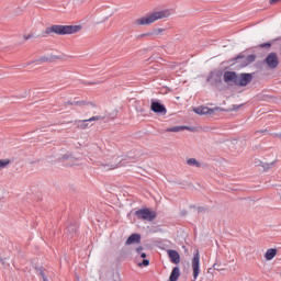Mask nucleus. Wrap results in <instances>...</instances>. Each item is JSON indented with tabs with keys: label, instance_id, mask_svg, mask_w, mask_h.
Segmentation results:
<instances>
[{
	"label": "nucleus",
	"instance_id": "16",
	"mask_svg": "<svg viewBox=\"0 0 281 281\" xmlns=\"http://www.w3.org/2000/svg\"><path fill=\"white\" fill-rule=\"evenodd\" d=\"M179 276H181L180 269H179V267H175L172 269V272H171L170 277H169V280L170 281H177V280H179Z\"/></svg>",
	"mask_w": 281,
	"mask_h": 281
},
{
	"label": "nucleus",
	"instance_id": "15",
	"mask_svg": "<svg viewBox=\"0 0 281 281\" xmlns=\"http://www.w3.org/2000/svg\"><path fill=\"white\" fill-rule=\"evenodd\" d=\"M278 256V249L269 248L265 254L266 260H273Z\"/></svg>",
	"mask_w": 281,
	"mask_h": 281
},
{
	"label": "nucleus",
	"instance_id": "10",
	"mask_svg": "<svg viewBox=\"0 0 281 281\" xmlns=\"http://www.w3.org/2000/svg\"><path fill=\"white\" fill-rule=\"evenodd\" d=\"M99 120H104V116H92L88 120L79 121L78 128H89V123L87 122H99Z\"/></svg>",
	"mask_w": 281,
	"mask_h": 281
},
{
	"label": "nucleus",
	"instance_id": "9",
	"mask_svg": "<svg viewBox=\"0 0 281 281\" xmlns=\"http://www.w3.org/2000/svg\"><path fill=\"white\" fill-rule=\"evenodd\" d=\"M150 109L154 113H160L161 115H166L168 113V110H166V106L159 102H151Z\"/></svg>",
	"mask_w": 281,
	"mask_h": 281
},
{
	"label": "nucleus",
	"instance_id": "3",
	"mask_svg": "<svg viewBox=\"0 0 281 281\" xmlns=\"http://www.w3.org/2000/svg\"><path fill=\"white\" fill-rule=\"evenodd\" d=\"M120 164H122L120 156H108L100 164V166H101L102 170L109 171V170H116V168H120Z\"/></svg>",
	"mask_w": 281,
	"mask_h": 281
},
{
	"label": "nucleus",
	"instance_id": "24",
	"mask_svg": "<svg viewBox=\"0 0 281 281\" xmlns=\"http://www.w3.org/2000/svg\"><path fill=\"white\" fill-rule=\"evenodd\" d=\"M76 104L78 106H85V104H87V102H85V101H77Z\"/></svg>",
	"mask_w": 281,
	"mask_h": 281
},
{
	"label": "nucleus",
	"instance_id": "14",
	"mask_svg": "<svg viewBox=\"0 0 281 281\" xmlns=\"http://www.w3.org/2000/svg\"><path fill=\"white\" fill-rule=\"evenodd\" d=\"M140 240L142 236L139 234H132L125 241V245H139Z\"/></svg>",
	"mask_w": 281,
	"mask_h": 281
},
{
	"label": "nucleus",
	"instance_id": "6",
	"mask_svg": "<svg viewBox=\"0 0 281 281\" xmlns=\"http://www.w3.org/2000/svg\"><path fill=\"white\" fill-rule=\"evenodd\" d=\"M191 267L193 270V280L195 281L199 278V273H201V256L199 255V250L193 255Z\"/></svg>",
	"mask_w": 281,
	"mask_h": 281
},
{
	"label": "nucleus",
	"instance_id": "20",
	"mask_svg": "<svg viewBox=\"0 0 281 281\" xmlns=\"http://www.w3.org/2000/svg\"><path fill=\"white\" fill-rule=\"evenodd\" d=\"M162 32H166V29H155L151 32V36H159V34H161Z\"/></svg>",
	"mask_w": 281,
	"mask_h": 281
},
{
	"label": "nucleus",
	"instance_id": "21",
	"mask_svg": "<svg viewBox=\"0 0 281 281\" xmlns=\"http://www.w3.org/2000/svg\"><path fill=\"white\" fill-rule=\"evenodd\" d=\"M246 60H247V65L254 63L256 60V55H248Z\"/></svg>",
	"mask_w": 281,
	"mask_h": 281
},
{
	"label": "nucleus",
	"instance_id": "5",
	"mask_svg": "<svg viewBox=\"0 0 281 281\" xmlns=\"http://www.w3.org/2000/svg\"><path fill=\"white\" fill-rule=\"evenodd\" d=\"M135 258L137 267H148L150 260L146 259V252H144V247H137L135 249Z\"/></svg>",
	"mask_w": 281,
	"mask_h": 281
},
{
	"label": "nucleus",
	"instance_id": "22",
	"mask_svg": "<svg viewBox=\"0 0 281 281\" xmlns=\"http://www.w3.org/2000/svg\"><path fill=\"white\" fill-rule=\"evenodd\" d=\"M145 36H153L151 32L143 33L137 36L138 40L145 38Z\"/></svg>",
	"mask_w": 281,
	"mask_h": 281
},
{
	"label": "nucleus",
	"instance_id": "7",
	"mask_svg": "<svg viewBox=\"0 0 281 281\" xmlns=\"http://www.w3.org/2000/svg\"><path fill=\"white\" fill-rule=\"evenodd\" d=\"M254 80V76L251 74H241L239 77H237V87H247L249 82Z\"/></svg>",
	"mask_w": 281,
	"mask_h": 281
},
{
	"label": "nucleus",
	"instance_id": "28",
	"mask_svg": "<svg viewBox=\"0 0 281 281\" xmlns=\"http://www.w3.org/2000/svg\"><path fill=\"white\" fill-rule=\"evenodd\" d=\"M91 106L95 108V104H91Z\"/></svg>",
	"mask_w": 281,
	"mask_h": 281
},
{
	"label": "nucleus",
	"instance_id": "17",
	"mask_svg": "<svg viewBox=\"0 0 281 281\" xmlns=\"http://www.w3.org/2000/svg\"><path fill=\"white\" fill-rule=\"evenodd\" d=\"M180 131H186V126H173L166 130L167 133H180Z\"/></svg>",
	"mask_w": 281,
	"mask_h": 281
},
{
	"label": "nucleus",
	"instance_id": "4",
	"mask_svg": "<svg viewBox=\"0 0 281 281\" xmlns=\"http://www.w3.org/2000/svg\"><path fill=\"white\" fill-rule=\"evenodd\" d=\"M135 215L139 221H147L148 223H151V221H155L157 218V212L148 207L136 211Z\"/></svg>",
	"mask_w": 281,
	"mask_h": 281
},
{
	"label": "nucleus",
	"instance_id": "1",
	"mask_svg": "<svg viewBox=\"0 0 281 281\" xmlns=\"http://www.w3.org/2000/svg\"><path fill=\"white\" fill-rule=\"evenodd\" d=\"M172 16L170 9H165L160 11H154L146 14L143 18H138L134 21L135 25H153L156 21H161V19H168Z\"/></svg>",
	"mask_w": 281,
	"mask_h": 281
},
{
	"label": "nucleus",
	"instance_id": "8",
	"mask_svg": "<svg viewBox=\"0 0 281 281\" xmlns=\"http://www.w3.org/2000/svg\"><path fill=\"white\" fill-rule=\"evenodd\" d=\"M266 64L270 69H276L278 65H280V60L278 59V55L276 53H270L266 58Z\"/></svg>",
	"mask_w": 281,
	"mask_h": 281
},
{
	"label": "nucleus",
	"instance_id": "25",
	"mask_svg": "<svg viewBox=\"0 0 281 281\" xmlns=\"http://www.w3.org/2000/svg\"><path fill=\"white\" fill-rule=\"evenodd\" d=\"M34 35L29 34V35H24L23 38L24 41H30V38H32Z\"/></svg>",
	"mask_w": 281,
	"mask_h": 281
},
{
	"label": "nucleus",
	"instance_id": "11",
	"mask_svg": "<svg viewBox=\"0 0 281 281\" xmlns=\"http://www.w3.org/2000/svg\"><path fill=\"white\" fill-rule=\"evenodd\" d=\"M224 80L225 82H233V85H237L238 75H236L234 71H226L224 74Z\"/></svg>",
	"mask_w": 281,
	"mask_h": 281
},
{
	"label": "nucleus",
	"instance_id": "12",
	"mask_svg": "<svg viewBox=\"0 0 281 281\" xmlns=\"http://www.w3.org/2000/svg\"><path fill=\"white\" fill-rule=\"evenodd\" d=\"M193 111L198 115H210V113H214V110L207 106H198V108H194Z\"/></svg>",
	"mask_w": 281,
	"mask_h": 281
},
{
	"label": "nucleus",
	"instance_id": "26",
	"mask_svg": "<svg viewBox=\"0 0 281 281\" xmlns=\"http://www.w3.org/2000/svg\"><path fill=\"white\" fill-rule=\"evenodd\" d=\"M279 1H281V0H270L269 3H270V5H276V3H279Z\"/></svg>",
	"mask_w": 281,
	"mask_h": 281
},
{
	"label": "nucleus",
	"instance_id": "18",
	"mask_svg": "<svg viewBox=\"0 0 281 281\" xmlns=\"http://www.w3.org/2000/svg\"><path fill=\"white\" fill-rule=\"evenodd\" d=\"M11 161L10 159H0V170H3V168H8L10 166Z\"/></svg>",
	"mask_w": 281,
	"mask_h": 281
},
{
	"label": "nucleus",
	"instance_id": "23",
	"mask_svg": "<svg viewBox=\"0 0 281 281\" xmlns=\"http://www.w3.org/2000/svg\"><path fill=\"white\" fill-rule=\"evenodd\" d=\"M259 47H260L261 49H265V48L269 49V47H271V43H263V44H260Z\"/></svg>",
	"mask_w": 281,
	"mask_h": 281
},
{
	"label": "nucleus",
	"instance_id": "2",
	"mask_svg": "<svg viewBox=\"0 0 281 281\" xmlns=\"http://www.w3.org/2000/svg\"><path fill=\"white\" fill-rule=\"evenodd\" d=\"M81 27L79 25H52L45 29L44 36H49V34H58L59 36H65L66 34H76L80 32Z\"/></svg>",
	"mask_w": 281,
	"mask_h": 281
},
{
	"label": "nucleus",
	"instance_id": "13",
	"mask_svg": "<svg viewBox=\"0 0 281 281\" xmlns=\"http://www.w3.org/2000/svg\"><path fill=\"white\" fill-rule=\"evenodd\" d=\"M168 256L173 265H179V262H181V256H179L177 250H168Z\"/></svg>",
	"mask_w": 281,
	"mask_h": 281
},
{
	"label": "nucleus",
	"instance_id": "27",
	"mask_svg": "<svg viewBox=\"0 0 281 281\" xmlns=\"http://www.w3.org/2000/svg\"><path fill=\"white\" fill-rule=\"evenodd\" d=\"M42 60H43V63H47V61L52 60V58H48V57H42Z\"/></svg>",
	"mask_w": 281,
	"mask_h": 281
},
{
	"label": "nucleus",
	"instance_id": "19",
	"mask_svg": "<svg viewBox=\"0 0 281 281\" xmlns=\"http://www.w3.org/2000/svg\"><path fill=\"white\" fill-rule=\"evenodd\" d=\"M188 166H195L196 168H199L201 166V164H199V161L195 158H189L187 160Z\"/></svg>",
	"mask_w": 281,
	"mask_h": 281
}]
</instances>
